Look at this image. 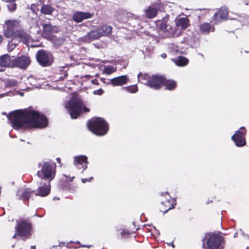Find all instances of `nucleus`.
Returning <instances> with one entry per match:
<instances>
[{
	"label": "nucleus",
	"mask_w": 249,
	"mask_h": 249,
	"mask_svg": "<svg viewBox=\"0 0 249 249\" xmlns=\"http://www.w3.org/2000/svg\"><path fill=\"white\" fill-rule=\"evenodd\" d=\"M7 117L11 125L15 129L21 128H44L47 126L46 118L35 111L18 110L10 113Z\"/></svg>",
	"instance_id": "nucleus-1"
},
{
	"label": "nucleus",
	"mask_w": 249,
	"mask_h": 249,
	"mask_svg": "<svg viewBox=\"0 0 249 249\" xmlns=\"http://www.w3.org/2000/svg\"><path fill=\"white\" fill-rule=\"evenodd\" d=\"M65 107L72 119H76L82 112H88L89 109L83 104L81 99L77 96H72L65 104Z\"/></svg>",
	"instance_id": "nucleus-2"
},
{
	"label": "nucleus",
	"mask_w": 249,
	"mask_h": 249,
	"mask_svg": "<svg viewBox=\"0 0 249 249\" xmlns=\"http://www.w3.org/2000/svg\"><path fill=\"white\" fill-rule=\"evenodd\" d=\"M89 129L97 136L105 135L108 130L107 122L102 118L94 117L88 123Z\"/></svg>",
	"instance_id": "nucleus-3"
},
{
	"label": "nucleus",
	"mask_w": 249,
	"mask_h": 249,
	"mask_svg": "<svg viewBox=\"0 0 249 249\" xmlns=\"http://www.w3.org/2000/svg\"><path fill=\"white\" fill-rule=\"evenodd\" d=\"M138 78L141 83L155 89H160L164 82V78L159 75L149 76L140 73L138 75Z\"/></svg>",
	"instance_id": "nucleus-4"
},
{
	"label": "nucleus",
	"mask_w": 249,
	"mask_h": 249,
	"mask_svg": "<svg viewBox=\"0 0 249 249\" xmlns=\"http://www.w3.org/2000/svg\"><path fill=\"white\" fill-rule=\"evenodd\" d=\"M221 243V239L218 234L209 233L205 236L203 247L204 249H222Z\"/></svg>",
	"instance_id": "nucleus-5"
},
{
	"label": "nucleus",
	"mask_w": 249,
	"mask_h": 249,
	"mask_svg": "<svg viewBox=\"0 0 249 249\" xmlns=\"http://www.w3.org/2000/svg\"><path fill=\"white\" fill-rule=\"evenodd\" d=\"M32 226L27 220H21L16 227V234L13 236L15 238L18 234L23 238H27L32 234Z\"/></svg>",
	"instance_id": "nucleus-6"
},
{
	"label": "nucleus",
	"mask_w": 249,
	"mask_h": 249,
	"mask_svg": "<svg viewBox=\"0 0 249 249\" xmlns=\"http://www.w3.org/2000/svg\"><path fill=\"white\" fill-rule=\"evenodd\" d=\"M37 176L41 178H47L52 180L55 175V171L53 169L52 166L49 162H44L41 170L38 171Z\"/></svg>",
	"instance_id": "nucleus-7"
},
{
	"label": "nucleus",
	"mask_w": 249,
	"mask_h": 249,
	"mask_svg": "<svg viewBox=\"0 0 249 249\" xmlns=\"http://www.w3.org/2000/svg\"><path fill=\"white\" fill-rule=\"evenodd\" d=\"M159 26V32L163 37H169L175 35L171 25L167 24V18H164L162 21L157 23Z\"/></svg>",
	"instance_id": "nucleus-8"
},
{
	"label": "nucleus",
	"mask_w": 249,
	"mask_h": 249,
	"mask_svg": "<svg viewBox=\"0 0 249 249\" xmlns=\"http://www.w3.org/2000/svg\"><path fill=\"white\" fill-rule=\"evenodd\" d=\"M18 23L16 20H8L4 24V34L7 37H15L17 32V28Z\"/></svg>",
	"instance_id": "nucleus-9"
},
{
	"label": "nucleus",
	"mask_w": 249,
	"mask_h": 249,
	"mask_svg": "<svg viewBox=\"0 0 249 249\" xmlns=\"http://www.w3.org/2000/svg\"><path fill=\"white\" fill-rule=\"evenodd\" d=\"M37 62L43 66L51 65L52 62V56L44 51H39L36 54Z\"/></svg>",
	"instance_id": "nucleus-10"
},
{
	"label": "nucleus",
	"mask_w": 249,
	"mask_h": 249,
	"mask_svg": "<svg viewBox=\"0 0 249 249\" xmlns=\"http://www.w3.org/2000/svg\"><path fill=\"white\" fill-rule=\"evenodd\" d=\"M246 130L244 127H241L237 131L234 135L231 137L232 140L234 142L236 146L240 147L246 144L245 139V133Z\"/></svg>",
	"instance_id": "nucleus-11"
},
{
	"label": "nucleus",
	"mask_w": 249,
	"mask_h": 249,
	"mask_svg": "<svg viewBox=\"0 0 249 249\" xmlns=\"http://www.w3.org/2000/svg\"><path fill=\"white\" fill-rule=\"evenodd\" d=\"M88 158L85 155H78L73 157V164L78 169L84 171L88 167Z\"/></svg>",
	"instance_id": "nucleus-12"
},
{
	"label": "nucleus",
	"mask_w": 249,
	"mask_h": 249,
	"mask_svg": "<svg viewBox=\"0 0 249 249\" xmlns=\"http://www.w3.org/2000/svg\"><path fill=\"white\" fill-rule=\"evenodd\" d=\"M162 7V5L160 3H155L148 7L144 10V13L146 18H154L158 10Z\"/></svg>",
	"instance_id": "nucleus-13"
},
{
	"label": "nucleus",
	"mask_w": 249,
	"mask_h": 249,
	"mask_svg": "<svg viewBox=\"0 0 249 249\" xmlns=\"http://www.w3.org/2000/svg\"><path fill=\"white\" fill-rule=\"evenodd\" d=\"M30 63L29 58L26 56H22L16 58L14 57L13 67L25 69Z\"/></svg>",
	"instance_id": "nucleus-14"
},
{
	"label": "nucleus",
	"mask_w": 249,
	"mask_h": 249,
	"mask_svg": "<svg viewBox=\"0 0 249 249\" xmlns=\"http://www.w3.org/2000/svg\"><path fill=\"white\" fill-rule=\"evenodd\" d=\"M165 195L166 200L161 202V204L165 207L164 212H167L169 210L173 209L176 204L175 199L171 197L168 193H162L161 195Z\"/></svg>",
	"instance_id": "nucleus-15"
},
{
	"label": "nucleus",
	"mask_w": 249,
	"mask_h": 249,
	"mask_svg": "<svg viewBox=\"0 0 249 249\" xmlns=\"http://www.w3.org/2000/svg\"><path fill=\"white\" fill-rule=\"evenodd\" d=\"M34 192L30 188L22 187L17 191V196L19 199H28Z\"/></svg>",
	"instance_id": "nucleus-16"
},
{
	"label": "nucleus",
	"mask_w": 249,
	"mask_h": 249,
	"mask_svg": "<svg viewBox=\"0 0 249 249\" xmlns=\"http://www.w3.org/2000/svg\"><path fill=\"white\" fill-rule=\"evenodd\" d=\"M14 56L4 54L0 57V66L1 67H13Z\"/></svg>",
	"instance_id": "nucleus-17"
},
{
	"label": "nucleus",
	"mask_w": 249,
	"mask_h": 249,
	"mask_svg": "<svg viewBox=\"0 0 249 249\" xmlns=\"http://www.w3.org/2000/svg\"><path fill=\"white\" fill-rule=\"evenodd\" d=\"M92 14L89 12H75L72 16L73 20L77 23L82 21L84 19L90 18Z\"/></svg>",
	"instance_id": "nucleus-18"
},
{
	"label": "nucleus",
	"mask_w": 249,
	"mask_h": 249,
	"mask_svg": "<svg viewBox=\"0 0 249 249\" xmlns=\"http://www.w3.org/2000/svg\"><path fill=\"white\" fill-rule=\"evenodd\" d=\"M128 81V77L126 75H124L111 79L110 80V84L113 86H121L126 84Z\"/></svg>",
	"instance_id": "nucleus-19"
},
{
	"label": "nucleus",
	"mask_w": 249,
	"mask_h": 249,
	"mask_svg": "<svg viewBox=\"0 0 249 249\" xmlns=\"http://www.w3.org/2000/svg\"><path fill=\"white\" fill-rule=\"evenodd\" d=\"M228 14V9L226 7L220 8L214 15L215 23H219L226 19Z\"/></svg>",
	"instance_id": "nucleus-20"
},
{
	"label": "nucleus",
	"mask_w": 249,
	"mask_h": 249,
	"mask_svg": "<svg viewBox=\"0 0 249 249\" xmlns=\"http://www.w3.org/2000/svg\"><path fill=\"white\" fill-rule=\"evenodd\" d=\"M58 28L56 26H53L50 24H44L43 25V36L47 38H51L50 35L53 33L57 32Z\"/></svg>",
	"instance_id": "nucleus-21"
},
{
	"label": "nucleus",
	"mask_w": 249,
	"mask_h": 249,
	"mask_svg": "<svg viewBox=\"0 0 249 249\" xmlns=\"http://www.w3.org/2000/svg\"><path fill=\"white\" fill-rule=\"evenodd\" d=\"M50 191V184L49 181H47L44 183L43 186H41L38 187L36 190L35 195L40 196H47Z\"/></svg>",
	"instance_id": "nucleus-22"
},
{
	"label": "nucleus",
	"mask_w": 249,
	"mask_h": 249,
	"mask_svg": "<svg viewBox=\"0 0 249 249\" xmlns=\"http://www.w3.org/2000/svg\"><path fill=\"white\" fill-rule=\"evenodd\" d=\"M199 32L202 34H208L211 32H214V28L208 22H203L198 25Z\"/></svg>",
	"instance_id": "nucleus-23"
},
{
	"label": "nucleus",
	"mask_w": 249,
	"mask_h": 249,
	"mask_svg": "<svg viewBox=\"0 0 249 249\" xmlns=\"http://www.w3.org/2000/svg\"><path fill=\"white\" fill-rule=\"evenodd\" d=\"M16 36V37L18 41H22L24 44H28L31 40L30 36L22 31H18L17 32Z\"/></svg>",
	"instance_id": "nucleus-24"
},
{
	"label": "nucleus",
	"mask_w": 249,
	"mask_h": 249,
	"mask_svg": "<svg viewBox=\"0 0 249 249\" xmlns=\"http://www.w3.org/2000/svg\"><path fill=\"white\" fill-rule=\"evenodd\" d=\"M100 37L97 29L89 32L84 36V40L86 42H90L93 40L97 39Z\"/></svg>",
	"instance_id": "nucleus-25"
},
{
	"label": "nucleus",
	"mask_w": 249,
	"mask_h": 249,
	"mask_svg": "<svg viewBox=\"0 0 249 249\" xmlns=\"http://www.w3.org/2000/svg\"><path fill=\"white\" fill-rule=\"evenodd\" d=\"M176 24L177 27L185 29L190 25L189 20L187 18H180L176 20Z\"/></svg>",
	"instance_id": "nucleus-26"
},
{
	"label": "nucleus",
	"mask_w": 249,
	"mask_h": 249,
	"mask_svg": "<svg viewBox=\"0 0 249 249\" xmlns=\"http://www.w3.org/2000/svg\"><path fill=\"white\" fill-rule=\"evenodd\" d=\"M100 37L109 35L112 31V27L107 25L99 26L97 29Z\"/></svg>",
	"instance_id": "nucleus-27"
},
{
	"label": "nucleus",
	"mask_w": 249,
	"mask_h": 249,
	"mask_svg": "<svg viewBox=\"0 0 249 249\" xmlns=\"http://www.w3.org/2000/svg\"><path fill=\"white\" fill-rule=\"evenodd\" d=\"M172 61L176 65L179 67H183L187 65L189 60L187 58L183 56H178L177 58L172 59Z\"/></svg>",
	"instance_id": "nucleus-28"
},
{
	"label": "nucleus",
	"mask_w": 249,
	"mask_h": 249,
	"mask_svg": "<svg viewBox=\"0 0 249 249\" xmlns=\"http://www.w3.org/2000/svg\"><path fill=\"white\" fill-rule=\"evenodd\" d=\"M123 16L124 17H126V18L121 19V18H119V21L121 22H126L128 20L132 19H138L139 17L137 15L132 14L130 13H128L127 12H123Z\"/></svg>",
	"instance_id": "nucleus-29"
},
{
	"label": "nucleus",
	"mask_w": 249,
	"mask_h": 249,
	"mask_svg": "<svg viewBox=\"0 0 249 249\" xmlns=\"http://www.w3.org/2000/svg\"><path fill=\"white\" fill-rule=\"evenodd\" d=\"M164 85L165 89L170 90L174 89L176 87V82L173 80H167L164 78L163 85Z\"/></svg>",
	"instance_id": "nucleus-30"
},
{
	"label": "nucleus",
	"mask_w": 249,
	"mask_h": 249,
	"mask_svg": "<svg viewBox=\"0 0 249 249\" xmlns=\"http://www.w3.org/2000/svg\"><path fill=\"white\" fill-rule=\"evenodd\" d=\"M54 8L50 5L44 4L41 8V12L45 15H51Z\"/></svg>",
	"instance_id": "nucleus-31"
},
{
	"label": "nucleus",
	"mask_w": 249,
	"mask_h": 249,
	"mask_svg": "<svg viewBox=\"0 0 249 249\" xmlns=\"http://www.w3.org/2000/svg\"><path fill=\"white\" fill-rule=\"evenodd\" d=\"M117 70L116 67L112 66H105L103 72L104 74L107 75L115 72Z\"/></svg>",
	"instance_id": "nucleus-32"
},
{
	"label": "nucleus",
	"mask_w": 249,
	"mask_h": 249,
	"mask_svg": "<svg viewBox=\"0 0 249 249\" xmlns=\"http://www.w3.org/2000/svg\"><path fill=\"white\" fill-rule=\"evenodd\" d=\"M18 86V82L14 79H8L5 82V86L6 88H13Z\"/></svg>",
	"instance_id": "nucleus-33"
},
{
	"label": "nucleus",
	"mask_w": 249,
	"mask_h": 249,
	"mask_svg": "<svg viewBox=\"0 0 249 249\" xmlns=\"http://www.w3.org/2000/svg\"><path fill=\"white\" fill-rule=\"evenodd\" d=\"M12 40L10 42H9L8 45V51H12L16 46V42L18 40L16 36L11 37Z\"/></svg>",
	"instance_id": "nucleus-34"
},
{
	"label": "nucleus",
	"mask_w": 249,
	"mask_h": 249,
	"mask_svg": "<svg viewBox=\"0 0 249 249\" xmlns=\"http://www.w3.org/2000/svg\"><path fill=\"white\" fill-rule=\"evenodd\" d=\"M52 42L55 45H60L63 42L64 39L61 37H56V36H53L51 38Z\"/></svg>",
	"instance_id": "nucleus-35"
},
{
	"label": "nucleus",
	"mask_w": 249,
	"mask_h": 249,
	"mask_svg": "<svg viewBox=\"0 0 249 249\" xmlns=\"http://www.w3.org/2000/svg\"><path fill=\"white\" fill-rule=\"evenodd\" d=\"M27 82L29 83L31 85H32L34 87H37V85L36 84V80L33 76H29L27 78Z\"/></svg>",
	"instance_id": "nucleus-36"
},
{
	"label": "nucleus",
	"mask_w": 249,
	"mask_h": 249,
	"mask_svg": "<svg viewBox=\"0 0 249 249\" xmlns=\"http://www.w3.org/2000/svg\"><path fill=\"white\" fill-rule=\"evenodd\" d=\"M124 89L127 91L131 93H136L138 91V88L136 85H133L129 87H124Z\"/></svg>",
	"instance_id": "nucleus-37"
},
{
	"label": "nucleus",
	"mask_w": 249,
	"mask_h": 249,
	"mask_svg": "<svg viewBox=\"0 0 249 249\" xmlns=\"http://www.w3.org/2000/svg\"><path fill=\"white\" fill-rule=\"evenodd\" d=\"M9 3L7 5V8L9 11L13 12L15 11L17 8V5L15 1L9 2Z\"/></svg>",
	"instance_id": "nucleus-38"
},
{
	"label": "nucleus",
	"mask_w": 249,
	"mask_h": 249,
	"mask_svg": "<svg viewBox=\"0 0 249 249\" xmlns=\"http://www.w3.org/2000/svg\"><path fill=\"white\" fill-rule=\"evenodd\" d=\"M103 92H104V91L101 89H98L94 90L93 91L94 94L99 95H101L103 93Z\"/></svg>",
	"instance_id": "nucleus-39"
},
{
	"label": "nucleus",
	"mask_w": 249,
	"mask_h": 249,
	"mask_svg": "<svg viewBox=\"0 0 249 249\" xmlns=\"http://www.w3.org/2000/svg\"><path fill=\"white\" fill-rule=\"evenodd\" d=\"M129 232L127 230H123L121 232L122 236H124V234H128Z\"/></svg>",
	"instance_id": "nucleus-40"
},
{
	"label": "nucleus",
	"mask_w": 249,
	"mask_h": 249,
	"mask_svg": "<svg viewBox=\"0 0 249 249\" xmlns=\"http://www.w3.org/2000/svg\"><path fill=\"white\" fill-rule=\"evenodd\" d=\"M92 179V178H90L89 179H87V178H82V182L83 183H85L87 181H89L91 179Z\"/></svg>",
	"instance_id": "nucleus-41"
},
{
	"label": "nucleus",
	"mask_w": 249,
	"mask_h": 249,
	"mask_svg": "<svg viewBox=\"0 0 249 249\" xmlns=\"http://www.w3.org/2000/svg\"><path fill=\"white\" fill-rule=\"evenodd\" d=\"M121 18V19H122V18H126V17H124L123 16V12L122 13V14H121L120 15H119L118 17V20H119V18Z\"/></svg>",
	"instance_id": "nucleus-42"
},
{
	"label": "nucleus",
	"mask_w": 249,
	"mask_h": 249,
	"mask_svg": "<svg viewBox=\"0 0 249 249\" xmlns=\"http://www.w3.org/2000/svg\"><path fill=\"white\" fill-rule=\"evenodd\" d=\"M3 1L7 2H14L16 0H3Z\"/></svg>",
	"instance_id": "nucleus-43"
},
{
	"label": "nucleus",
	"mask_w": 249,
	"mask_h": 249,
	"mask_svg": "<svg viewBox=\"0 0 249 249\" xmlns=\"http://www.w3.org/2000/svg\"><path fill=\"white\" fill-rule=\"evenodd\" d=\"M56 161L58 163L61 164V159L59 158L56 159Z\"/></svg>",
	"instance_id": "nucleus-44"
},
{
	"label": "nucleus",
	"mask_w": 249,
	"mask_h": 249,
	"mask_svg": "<svg viewBox=\"0 0 249 249\" xmlns=\"http://www.w3.org/2000/svg\"><path fill=\"white\" fill-rule=\"evenodd\" d=\"M167 244H168V246H172V247L173 248H174V247H175V246H174V245L173 244V243H168Z\"/></svg>",
	"instance_id": "nucleus-45"
},
{
	"label": "nucleus",
	"mask_w": 249,
	"mask_h": 249,
	"mask_svg": "<svg viewBox=\"0 0 249 249\" xmlns=\"http://www.w3.org/2000/svg\"><path fill=\"white\" fill-rule=\"evenodd\" d=\"M161 57L163 58H165L166 57V54L165 53H163L161 54Z\"/></svg>",
	"instance_id": "nucleus-46"
},
{
	"label": "nucleus",
	"mask_w": 249,
	"mask_h": 249,
	"mask_svg": "<svg viewBox=\"0 0 249 249\" xmlns=\"http://www.w3.org/2000/svg\"><path fill=\"white\" fill-rule=\"evenodd\" d=\"M2 36L0 34V43L2 42Z\"/></svg>",
	"instance_id": "nucleus-47"
},
{
	"label": "nucleus",
	"mask_w": 249,
	"mask_h": 249,
	"mask_svg": "<svg viewBox=\"0 0 249 249\" xmlns=\"http://www.w3.org/2000/svg\"><path fill=\"white\" fill-rule=\"evenodd\" d=\"M82 247H87V248H89L91 246H86V245H82L81 246Z\"/></svg>",
	"instance_id": "nucleus-48"
},
{
	"label": "nucleus",
	"mask_w": 249,
	"mask_h": 249,
	"mask_svg": "<svg viewBox=\"0 0 249 249\" xmlns=\"http://www.w3.org/2000/svg\"><path fill=\"white\" fill-rule=\"evenodd\" d=\"M5 95H6V94H1V95H0V97H3V96H4Z\"/></svg>",
	"instance_id": "nucleus-49"
},
{
	"label": "nucleus",
	"mask_w": 249,
	"mask_h": 249,
	"mask_svg": "<svg viewBox=\"0 0 249 249\" xmlns=\"http://www.w3.org/2000/svg\"><path fill=\"white\" fill-rule=\"evenodd\" d=\"M175 51H176V52H177V53H178V52H179V53H180V52L178 49H175Z\"/></svg>",
	"instance_id": "nucleus-50"
},
{
	"label": "nucleus",
	"mask_w": 249,
	"mask_h": 249,
	"mask_svg": "<svg viewBox=\"0 0 249 249\" xmlns=\"http://www.w3.org/2000/svg\"><path fill=\"white\" fill-rule=\"evenodd\" d=\"M92 82L93 83V84H96L95 83V81L94 80H92Z\"/></svg>",
	"instance_id": "nucleus-51"
},
{
	"label": "nucleus",
	"mask_w": 249,
	"mask_h": 249,
	"mask_svg": "<svg viewBox=\"0 0 249 249\" xmlns=\"http://www.w3.org/2000/svg\"><path fill=\"white\" fill-rule=\"evenodd\" d=\"M32 249H35V247H32Z\"/></svg>",
	"instance_id": "nucleus-52"
},
{
	"label": "nucleus",
	"mask_w": 249,
	"mask_h": 249,
	"mask_svg": "<svg viewBox=\"0 0 249 249\" xmlns=\"http://www.w3.org/2000/svg\"><path fill=\"white\" fill-rule=\"evenodd\" d=\"M245 52L246 53H248L249 52L246 51H245Z\"/></svg>",
	"instance_id": "nucleus-53"
},
{
	"label": "nucleus",
	"mask_w": 249,
	"mask_h": 249,
	"mask_svg": "<svg viewBox=\"0 0 249 249\" xmlns=\"http://www.w3.org/2000/svg\"><path fill=\"white\" fill-rule=\"evenodd\" d=\"M60 78H61V80H63V78H61V77H60Z\"/></svg>",
	"instance_id": "nucleus-54"
},
{
	"label": "nucleus",
	"mask_w": 249,
	"mask_h": 249,
	"mask_svg": "<svg viewBox=\"0 0 249 249\" xmlns=\"http://www.w3.org/2000/svg\"><path fill=\"white\" fill-rule=\"evenodd\" d=\"M67 75V74H65V76H66Z\"/></svg>",
	"instance_id": "nucleus-55"
}]
</instances>
